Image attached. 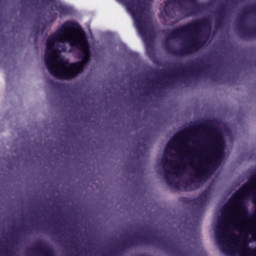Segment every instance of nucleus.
I'll use <instances>...</instances> for the list:
<instances>
[{
	"label": "nucleus",
	"instance_id": "4",
	"mask_svg": "<svg viewBox=\"0 0 256 256\" xmlns=\"http://www.w3.org/2000/svg\"><path fill=\"white\" fill-rule=\"evenodd\" d=\"M133 17L136 21V25H137L138 30L141 33L142 37H145V34L143 33V28L141 27V22L137 19V15L133 14Z\"/></svg>",
	"mask_w": 256,
	"mask_h": 256
},
{
	"label": "nucleus",
	"instance_id": "1",
	"mask_svg": "<svg viewBox=\"0 0 256 256\" xmlns=\"http://www.w3.org/2000/svg\"><path fill=\"white\" fill-rule=\"evenodd\" d=\"M224 147L221 132L186 128L168 142L163 156L164 169L167 175L187 171L195 179H207L217 169Z\"/></svg>",
	"mask_w": 256,
	"mask_h": 256
},
{
	"label": "nucleus",
	"instance_id": "3",
	"mask_svg": "<svg viewBox=\"0 0 256 256\" xmlns=\"http://www.w3.org/2000/svg\"><path fill=\"white\" fill-rule=\"evenodd\" d=\"M203 28V22H199L198 24H193L190 27H185L182 29H176L173 32V37H179L181 33H190L189 47L190 49H199L201 45H199V29Z\"/></svg>",
	"mask_w": 256,
	"mask_h": 256
},
{
	"label": "nucleus",
	"instance_id": "5",
	"mask_svg": "<svg viewBox=\"0 0 256 256\" xmlns=\"http://www.w3.org/2000/svg\"><path fill=\"white\" fill-rule=\"evenodd\" d=\"M44 256H53V253L47 252Z\"/></svg>",
	"mask_w": 256,
	"mask_h": 256
},
{
	"label": "nucleus",
	"instance_id": "2",
	"mask_svg": "<svg viewBox=\"0 0 256 256\" xmlns=\"http://www.w3.org/2000/svg\"><path fill=\"white\" fill-rule=\"evenodd\" d=\"M89 44L81 26L67 22L47 40L45 63L54 77L75 79L89 63Z\"/></svg>",
	"mask_w": 256,
	"mask_h": 256
},
{
	"label": "nucleus",
	"instance_id": "6",
	"mask_svg": "<svg viewBox=\"0 0 256 256\" xmlns=\"http://www.w3.org/2000/svg\"><path fill=\"white\" fill-rule=\"evenodd\" d=\"M206 26H208V27H209V24H206Z\"/></svg>",
	"mask_w": 256,
	"mask_h": 256
}]
</instances>
